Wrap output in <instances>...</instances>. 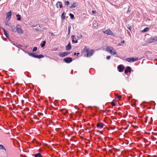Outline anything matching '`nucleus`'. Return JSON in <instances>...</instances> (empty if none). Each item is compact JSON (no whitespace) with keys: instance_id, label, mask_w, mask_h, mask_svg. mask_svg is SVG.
<instances>
[{"instance_id":"1","label":"nucleus","mask_w":157,"mask_h":157,"mask_svg":"<svg viewBox=\"0 0 157 157\" xmlns=\"http://www.w3.org/2000/svg\"><path fill=\"white\" fill-rule=\"evenodd\" d=\"M105 50L107 52L111 55L117 56L116 50L112 47H106L105 48Z\"/></svg>"},{"instance_id":"2","label":"nucleus","mask_w":157,"mask_h":157,"mask_svg":"<svg viewBox=\"0 0 157 157\" xmlns=\"http://www.w3.org/2000/svg\"><path fill=\"white\" fill-rule=\"evenodd\" d=\"M157 41V37L154 36L151 37L150 39H148L146 40L147 43H155Z\"/></svg>"},{"instance_id":"3","label":"nucleus","mask_w":157,"mask_h":157,"mask_svg":"<svg viewBox=\"0 0 157 157\" xmlns=\"http://www.w3.org/2000/svg\"><path fill=\"white\" fill-rule=\"evenodd\" d=\"M16 31L18 33L22 34L23 33V32L21 29V26L19 24L17 25L16 26Z\"/></svg>"},{"instance_id":"4","label":"nucleus","mask_w":157,"mask_h":157,"mask_svg":"<svg viewBox=\"0 0 157 157\" xmlns=\"http://www.w3.org/2000/svg\"><path fill=\"white\" fill-rule=\"evenodd\" d=\"M138 60V59L137 58H134L133 57L127 58L126 59V61L129 62H134L135 61H137Z\"/></svg>"},{"instance_id":"5","label":"nucleus","mask_w":157,"mask_h":157,"mask_svg":"<svg viewBox=\"0 0 157 157\" xmlns=\"http://www.w3.org/2000/svg\"><path fill=\"white\" fill-rule=\"evenodd\" d=\"M94 52V51L93 50H90L89 49L87 53V57H90L93 55Z\"/></svg>"},{"instance_id":"6","label":"nucleus","mask_w":157,"mask_h":157,"mask_svg":"<svg viewBox=\"0 0 157 157\" xmlns=\"http://www.w3.org/2000/svg\"><path fill=\"white\" fill-rule=\"evenodd\" d=\"M63 61H64L65 63H69L71 62L72 59L71 58L69 57H67L63 59Z\"/></svg>"},{"instance_id":"7","label":"nucleus","mask_w":157,"mask_h":157,"mask_svg":"<svg viewBox=\"0 0 157 157\" xmlns=\"http://www.w3.org/2000/svg\"><path fill=\"white\" fill-rule=\"evenodd\" d=\"M70 53L69 52H64L63 53L60 52L59 53V56L61 57H64L68 55Z\"/></svg>"},{"instance_id":"8","label":"nucleus","mask_w":157,"mask_h":157,"mask_svg":"<svg viewBox=\"0 0 157 157\" xmlns=\"http://www.w3.org/2000/svg\"><path fill=\"white\" fill-rule=\"evenodd\" d=\"M117 68L119 72H122L123 71L124 69V67L123 65H120L118 66Z\"/></svg>"},{"instance_id":"9","label":"nucleus","mask_w":157,"mask_h":157,"mask_svg":"<svg viewBox=\"0 0 157 157\" xmlns=\"http://www.w3.org/2000/svg\"><path fill=\"white\" fill-rule=\"evenodd\" d=\"M104 33H106L108 35H112L113 34V33L110 29H108L104 32Z\"/></svg>"},{"instance_id":"10","label":"nucleus","mask_w":157,"mask_h":157,"mask_svg":"<svg viewBox=\"0 0 157 157\" xmlns=\"http://www.w3.org/2000/svg\"><path fill=\"white\" fill-rule=\"evenodd\" d=\"M22 50L23 51V52H24L25 53H27L30 56H31V57H35H35L36 55H35V53H29V52H26L23 49H22Z\"/></svg>"},{"instance_id":"11","label":"nucleus","mask_w":157,"mask_h":157,"mask_svg":"<svg viewBox=\"0 0 157 157\" xmlns=\"http://www.w3.org/2000/svg\"><path fill=\"white\" fill-rule=\"evenodd\" d=\"M131 71V69L130 67L128 66L127 67L126 69L124 70V73L125 74L128 72H130Z\"/></svg>"},{"instance_id":"12","label":"nucleus","mask_w":157,"mask_h":157,"mask_svg":"<svg viewBox=\"0 0 157 157\" xmlns=\"http://www.w3.org/2000/svg\"><path fill=\"white\" fill-rule=\"evenodd\" d=\"M56 6L57 8H58L59 6L60 8H62L63 7L62 3L61 2L58 1L56 4Z\"/></svg>"},{"instance_id":"13","label":"nucleus","mask_w":157,"mask_h":157,"mask_svg":"<svg viewBox=\"0 0 157 157\" xmlns=\"http://www.w3.org/2000/svg\"><path fill=\"white\" fill-rule=\"evenodd\" d=\"M12 13L11 11L8 12L7 14L6 19L8 20H10L11 17Z\"/></svg>"},{"instance_id":"14","label":"nucleus","mask_w":157,"mask_h":157,"mask_svg":"<svg viewBox=\"0 0 157 157\" xmlns=\"http://www.w3.org/2000/svg\"><path fill=\"white\" fill-rule=\"evenodd\" d=\"M66 50H70L71 48V46L70 43H69L66 46Z\"/></svg>"},{"instance_id":"15","label":"nucleus","mask_w":157,"mask_h":157,"mask_svg":"<svg viewBox=\"0 0 157 157\" xmlns=\"http://www.w3.org/2000/svg\"><path fill=\"white\" fill-rule=\"evenodd\" d=\"M3 30V32H4V34L7 37H9V35L8 33V31L7 30H6L2 28Z\"/></svg>"},{"instance_id":"16","label":"nucleus","mask_w":157,"mask_h":157,"mask_svg":"<svg viewBox=\"0 0 157 157\" xmlns=\"http://www.w3.org/2000/svg\"><path fill=\"white\" fill-rule=\"evenodd\" d=\"M78 5L77 3L76 2H74L70 6V9H72L73 8L76 7Z\"/></svg>"},{"instance_id":"17","label":"nucleus","mask_w":157,"mask_h":157,"mask_svg":"<svg viewBox=\"0 0 157 157\" xmlns=\"http://www.w3.org/2000/svg\"><path fill=\"white\" fill-rule=\"evenodd\" d=\"M104 126V124L102 123H98L97 124V127H100V128H102Z\"/></svg>"},{"instance_id":"18","label":"nucleus","mask_w":157,"mask_h":157,"mask_svg":"<svg viewBox=\"0 0 157 157\" xmlns=\"http://www.w3.org/2000/svg\"><path fill=\"white\" fill-rule=\"evenodd\" d=\"M11 28L13 32H16V28L15 25H12L11 26Z\"/></svg>"},{"instance_id":"19","label":"nucleus","mask_w":157,"mask_h":157,"mask_svg":"<svg viewBox=\"0 0 157 157\" xmlns=\"http://www.w3.org/2000/svg\"><path fill=\"white\" fill-rule=\"evenodd\" d=\"M89 49L87 48L86 46H85L84 48L83 49L82 52L83 53H87Z\"/></svg>"},{"instance_id":"20","label":"nucleus","mask_w":157,"mask_h":157,"mask_svg":"<svg viewBox=\"0 0 157 157\" xmlns=\"http://www.w3.org/2000/svg\"><path fill=\"white\" fill-rule=\"evenodd\" d=\"M44 57V56L42 55H36L35 56V57L36 58H37L38 59H40L41 58H43Z\"/></svg>"},{"instance_id":"21","label":"nucleus","mask_w":157,"mask_h":157,"mask_svg":"<svg viewBox=\"0 0 157 157\" xmlns=\"http://www.w3.org/2000/svg\"><path fill=\"white\" fill-rule=\"evenodd\" d=\"M98 25L97 22L96 21H94L93 22V26L94 27L96 28Z\"/></svg>"},{"instance_id":"22","label":"nucleus","mask_w":157,"mask_h":157,"mask_svg":"<svg viewBox=\"0 0 157 157\" xmlns=\"http://www.w3.org/2000/svg\"><path fill=\"white\" fill-rule=\"evenodd\" d=\"M65 16L64 14V12H63L61 16V18L62 20L65 19Z\"/></svg>"},{"instance_id":"23","label":"nucleus","mask_w":157,"mask_h":157,"mask_svg":"<svg viewBox=\"0 0 157 157\" xmlns=\"http://www.w3.org/2000/svg\"><path fill=\"white\" fill-rule=\"evenodd\" d=\"M71 26L70 25H69L68 26V35H69L70 34L71 29Z\"/></svg>"},{"instance_id":"24","label":"nucleus","mask_w":157,"mask_h":157,"mask_svg":"<svg viewBox=\"0 0 157 157\" xmlns=\"http://www.w3.org/2000/svg\"><path fill=\"white\" fill-rule=\"evenodd\" d=\"M46 43V42L45 41H44L42 42V43L40 44V46L41 47H43L45 46V44Z\"/></svg>"},{"instance_id":"25","label":"nucleus","mask_w":157,"mask_h":157,"mask_svg":"<svg viewBox=\"0 0 157 157\" xmlns=\"http://www.w3.org/2000/svg\"><path fill=\"white\" fill-rule=\"evenodd\" d=\"M0 149L4 150L5 151H6V149L2 145H0Z\"/></svg>"},{"instance_id":"26","label":"nucleus","mask_w":157,"mask_h":157,"mask_svg":"<svg viewBox=\"0 0 157 157\" xmlns=\"http://www.w3.org/2000/svg\"><path fill=\"white\" fill-rule=\"evenodd\" d=\"M35 157H42V155L40 153H39L37 154H36L35 155Z\"/></svg>"},{"instance_id":"27","label":"nucleus","mask_w":157,"mask_h":157,"mask_svg":"<svg viewBox=\"0 0 157 157\" xmlns=\"http://www.w3.org/2000/svg\"><path fill=\"white\" fill-rule=\"evenodd\" d=\"M17 17V20L18 21H20L21 20V16L19 14H17L16 15Z\"/></svg>"},{"instance_id":"28","label":"nucleus","mask_w":157,"mask_h":157,"mask_svg":"<svg viewBox=\"0 0 157 157\" xmlns=\"http://www.w3.org/2000/svg\"><path fill=\"white\" fill-rule=\"evenodd\" d=\"M148 30V28H145L143 30H142V32H147Z\"/></svg>"},{"instance_id":"29","label":"nucleus","mask_w":157,"mask_h":157,"mask_svg":"<svg viewBox=\"0 0 157 157\" xmlns=\"http://www.w3.org/2000/svg\"><path fill=\"white\" fill-rule=\"evenodd\" d=\"M69 15H70V17L71 19H73L74 17V15L71 13H70Z\"/></svg>"},{"instance_id":"30","label":"nucleus","mask_w":157,"mask_h":157,"mask_svg":"<svg viewBox=\"0 0 157 157\" xmlns=\"http://www.w3.org/2000/svg\"><path fill=\"white\" fill-rule=\"evenodd\" d=\"M37 47H35L33 48V51L34 52H36L37 51Z\"/></svg>"},{"instance_id":"31","label":"nucleus","mask_w":157,"mask_h":157,"mask_svg":"<svg viewBox=\"0 0 157 157\" xmlns=\"http://www.w3.org/2000/svg\"><path fill=\"white\" fill-rule=\"evenodd\" d=\"M69 4V2L68 1L65 2V4L66 6H68Z\"/></svg>"},{"instance_id":"32","label":"nucleus","mask_w":157,"mask_h":157,"mask_svg":"<svg viewBox=\"0 0 157 157\" xmlns=\"http://www.w3.org/2000/svg\"><path fill=\"white\" fill-rule=\"evenodd\" d=\"M72 42L74 43H78V41L77 40H72Z\"/></svg>"},{"instance_id":"33","label":"nucleus","mask_w":157,"mask_h":157,"mask_svg":"<svg viewBox=\"0 0 157 157\" xmlns=\"http://www.w3.org/2000/svg\"><path fill=\"white\" fill-rule=\"evenodd\" d=\"M110 56H108L106 57V59L107 60H109L110 59Z\"/></svg>"},{"instance_id":"34","label":"nucleus","mask_w":157,"mask_h":157,"mask_svg":"<svg viewBox=\"0 0 157 157\" xmlns=\"http://www.w3.org/2000/svg\"><path fill=\"white\" fill-rule=\"evenodd\" d=\"M117 98H118L119 99H120L121 98V96L117 95Z\"/></svg>"},{"instance_id":"35","label":"nucleus","mask_w":157,"mask_h":157,"mask_svg":"<svg viewBox=\"0 0 157 157\" xmlns=\"http://www.w3.org/2000/svg\"><path fill=\"white\" fill-rule=\"evenodd\" d=\"M77 37L78 38L81 39V38L82 37V36L81 35H80L79 36H78Z\"/></svg>"},{"instance_id":"36","label":"nucleus","mask_w":157,"mask_h":157,"mask_svg":"<svg viewBox=\"0 0 157 157\" xmlns=\"http://www.w3.org/2000/svg\"><path fill=\"white\" fill-rule=\"evenodd\" d=\"M71 38L72 39V40H74V38H75V35H72L71 37Z\"/></svg>"},{"instance_id":"37","label":"nucleus","mask_w":157,"mask_h":157,"mask_svg":"<svg viewBox=\"0 0 157 157\" xmlns=\"http://www.w3.org/2000/svg\"><path fill=\"white\" fill-rule=\"evenodd\" d=\"M127 28L130 30H131L132 27L131 26H129V27H127Z\"/></svg>"},{"instance_id":"38","label":"nucleus","mask_w":157,"mask_h":157,"mask_svg":"<svg viewBox=\"0 0 157 157\" xmlns=\"http://www.w3.org/2000/svg\"><path fill=\"white\" fill-rule=\"evenodd\" d=\"M92 13H94V14L95 13H96V11H95V10H92Z\"/></svg>"},{"instance_id":"39","label":"nucleus","mask_w":157,"mask_h":157,"mask_svg":"<svg viewBox=\"0 0 157 157\" xmlns=\"http://www.w3.org/2000/svg\"><path fill=\"white\" fill-rule=\"evenodd\" d=\"M124 42H125V41L124 40H122L121 41V43H122V44H124Z\"/></svg>"},{"instance_id":"40","label":"nucleus","mask_w":157,"mask_h":157,"mask_svg":"<svg viewBox=\"0 0 157 157\" xmlns=\"http://www.w3.org/2000/svg\"><path fill=\"white\" fill-rule=\"evenodd\" d=\"M112 105H113V106H115V104H114V103H113V102H112Z\"/></svg>"},{"instance_id":"41","label":"nucleus","mask_w":157,"mask_h":157,"mask_svg":"<svg viewBox=\"0 0 157 157\" xmlns=\"http://www.w3.org/2000/svg\"><path fill=\"white\" fill-rule=\"evenodd\" d=\"M118 45H119V46H121V43H119L118 44Z\"/></svg>"},{"instance_id":"42","label":"nucleus","mask_w":157,"mask_h":157,"mask_svg":"<svg viewBox=\"0 0 157 157\" xmlns=\"http://www.w3.org/2000/svg\"><path fill=\"white\" fill-rule=\"evenodd\" d=\"M6 25H7V26H9V25L8 24V23H6Z\"/></svg>"},{"instance_id":"43","label":"nucleus","mask_w":157,"mask_h":157,"mask_svg":"<svg viewBox=\"0 0 157 157\" xmlns=\"http://www.w3.org/2000/svg\"><path fill=\"white\" fill-rule=\"evenodd\" d=\"M77 54V53H74V55L75 56Z\"/></svg>"},{"instance_id":"44","label":"nucleus","mask_w":157,"mask_h":157,"mask_svg":"<svg viewBox=\"0 0 157 157\" xmlns=\"http://www.w3.org/2000/svg\"><path fill=\"white\" fill-rule=\"evenodd\" d=\"M80 54L79 53V52H78L77 53V56L78 55H79Z\"/></svg>"},{"instance_id":"45","label":"nucleus","mask_w":157,"mask_h":157,"mask_svg":"<svg viewBox=\"0 0 157 157\" xmlns=\"http://www.w3.org/2000/svg\"><path fill=\"white\" fill-rule=\"evenodd\" d=\"M21 101H22V102H24V100H22Z\"/></svg>"},{"instance_id":"46","label":"nucleus","mask_w":157,"mask_h":157,"mask_svg":"<svg viewBox=\"0 0 157 157\" xmlns=\"http://www.w3.org/2000/svg\"><path fill=\"white\" fill-rule=\"evenodd\" d=\"M100 132L101 134H102V133L101 132Z\"/></svg>"},{"instance_id":"47","label":"nucleus","mask_w":157,"mask_h":157,"mask_svg":"<svg viewBox=\"0 0 157 157\" xmlns=\"http://www.w3.org/2000/svg\"><path fill=\"white\" fill-rule=\"evenodd\" d=\"M27 46H25V48H26L27 47Z\"/></svg>"}]
</instances>
